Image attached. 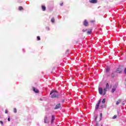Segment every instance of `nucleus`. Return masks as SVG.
Returning a JSON list of instances; mask_svg holds the SVG:
<instances>
[{"label": "nucleus", "mask_w": 126, "mask_h": 126, "mask_svg": "<svg viewBox=\"0 0 126 126\" xmlns=\"http://www.w3.org/2000/svg\"><path fill=\"white\" fill-rule=\"evenodd\" d=\"M95 121H97V117L95 118Z\"/></svg>", "instance_id": "cd10ccee"}, {"label": "nucleus", "mask_w": 126, "mask_h": 126, "mask_svg": "<svg viewBox=\"0 0 126 126\" xmlns=\"http://www.w3.org/2000/svg\"><path fill=\"white\" fill-rule=\"evenodd\" d=\"M84 26H88V22H87V21H86V20H85V21H84Z\"/></svg>", "instance_id": "6e6552de"}, {"label": "nucleus", "mask_w": 126, "mask_h": 126, "mask_svg": "<svg viewBox=\"0 0 126 126\" xmlns=\"http://www.w3.org/2000/svg\"><path fill=\"white\" fill-rule=\"evenodd\" d=\"M54 121H55V116L52 115L51 119V124H53V123H54Z\"/></svg>", "instance_id": "1a4fd4ad"}, {"label": "nucleus", "mask_w": 126, "mask_h": 126, "mask_svg": "<svg viewBox=\"0 0 126 126\" xmlns=\"http://www.w3.org/2000/svg\"><path fill=\"white\" fill-rule=\"evenodd\" d=\"M108 89H109V84L107 83L106 84V87L104 88L103 91L102 88H99L98 89L99 94H100V95H103V96L105 95V94H106V92H107V90H108Z\"/></svg>", "instance_id": "f257e3e1"}, {"label": "nucleus", "mask_w": 126, "mask_h": 126, "mask_svg": "<svg viewBox=\"0 0 126 126\" xmlns=\"http://www.w3.org/2000/svg\"><path fill=\"white\" fill-rule=\"evenodd\" d=\"M90 3H97V0H89Z\"/></svg>", "instance_id": "20e7f679"}, {"label": "nucleus", "mask_w": 126, "mask_h": 126, "mask_svg": "<svg viewBox=\"0 0 126 126\" xmlns=\"http://www.w3.org/2000/svg\"><path fill=\"white\" fill-rule=\"evenodd\" d=\"M23 9V8L22 6L19 7V10H22Z\"/></svg>", "instance_id": "dca6fc26"}, {"label": "nucleus", "mask_w": 126, "mask_h": 126, "mask_svg": "<svg viewBox=\"0 0 126 126\" xmlns=\"http://www.w3.org/2000/svg\"><path fill=\"white\" fill-rule=\"evenodd\" d=\"M117 115H114L113 117V120H115V119H117Z\"/></svg>", "instance_id": "a211bd4d"}, {"label": "nucleus", "mask_w": 126, "mask_h": 126, "mask_svg": "<svg viewBox=\"0 0 126 126\" xmlns=\"http://www.w3.org/2000/svg\"><path fill=\"white\" fill-rule=\"evenodd\" d=\"M122 71H123V69L121 68H118L117 69V72H118V73H122Z\"/></svg>", "instance_id": "39448f33"}, {"label": "nucleus", "mask_w": 126, "mask_h": 126, "mask_svg": "<svg viewBox=\"0 0 126 126\" xmlns=\"http://www.w3.org/2000/svg\"><path fill=\"white\" fill-rule=\"evenodd\" d=\"M109 70H110V68H106V72H108Z\"/></svg>", "instance_id": "412c9836"}, {"label": "nucleus", "mask_w": 126, "mask_h": 126, "mask_svg": "<svg viewBox=\"0 0 126 126\" xmlns=\"http://www.w3.org/2000/svg\"><path fill=\"white\" fill-rule=\"evenodd\" d=\"M92 32V30H89L87 32V34L88 35H90V34H91Z\"/></svg>", "instance_id": "9b49d317"}, {"label": "nucleus", "mask_w": 126, "mask_h": 126, "mask_svg": "<svg viewBox=\"0 0 126 126\" xmlns=\"http://www.w3.org/2000/svg\"><path fill=\"white\" fill-rule=\"evenodd\" d=\"M37 39L38 41H39V40H40V36H37Z\"/></svg>", "instance_id": "4be33fe9"}, {"label": "nucleus", "mask_w": 126, "mask_h": 126, "mask_svg": "<svg viewBox=\"0 0 126 126\" xmlns=\"http://www.w3.org/2000/svg\"><path fill=\"white\" fill-rule=\"evenodd\" d=\"M47 120H48V118H47V117H45V118H44V123H45V124H46Z\"/></svg>", "instance_id": "ddd939ff"}, {"label": "nucleus", "mask_w": 126, "mask_h": 126, "mask_svg": "<svg viewBox=\"0 0 126 126\" xmlns=\"http://www.w3.org/2000/svg\"><path fill=\"white\" fill-rule=\"evenodd\" d=\"M51 22H52V23H54V22H55V19L54 18L51 19Z\"/></svg>", "instance_id": "2eb2a0df"}, {"label": "nucleus", "mask_w": 126, "mask_h": 126, "mask_svg": "<svg viewBox=\"0 0 126 126\" xmlns=\"http://www.w3.org/2000/svg\"><path fill=\"white\" fill-rule=\"evenodd\" d=\"M42 9L43 10V11H45V10H46V6H42Z\"/></svg>", "instance_id": "f8f14e48"}, {"label": "nucleus", "mask_w": 126, "mask_h": 126, "mask_svg": "<svg viewBox=\"0 0 126 126\" xmlns=\"http://www.w3.org/2000/svg\"><path fill=\"white\" fill-rule=\"evenodd\" d=\"M51 98H57L58 97V92L56 91H52L50 93Z\"/></svg>", "instance_id": "f03ea898"}, {"label": "nucleus", "mask_w": 126, "mask_h": 126, "mask_svg": "<svg viewBox=\"0 0 126 126\" xmlns=\"http://www.w3.org/2000/svg\"><path fill=\"white\" fill-rule=\"evenodd\" d=\"M121 103V101L119 100L116 102V105H119Z\"/></svg>", "instance_id": "f3484780"}, {"label": "nucleus", "mask_w": 126, "mask_h": 126, "mask_svg": "<svg viewBox=\"0 0 126 126\" xmlns=\"http://www.w3.org/2000/svg\"><path fill=\"white\" fill-rule=\"evenodd\" d=\"M83 31L84 32H85V31L84 30H83Z\"/></svg>", "instance_id": "c85d7f7f"}, {"label": "nucleus", "mask_w": 126, "mask_h": 126, "mask_svg": "<svg viewBox=\"0 0 126 126\" xmlns=\"http://www.w3.org/2000/svg\"><path fill=\"white\" fill-rule=\"evenodd\" d=\"M5 114H7L8 113L7 110H5Z\"/></svg>", "instance_id": "5701e85b"}, {"label": "nucleus", "mask_w": 126, "mask_h": 126, "mask_svg": "<svg viewBox=\"0 0 126 126\" xmlns=\"http://www.w3.org/2000/svg\"><path fill=\"white\" fill-rule=\"evenodd\" d=\"M33 91L35 92V93H39V90L35 88H33Z\"/></svg>", "instance_id": "0eeeda50"}, {"label": "nucleus", "mask_w": 126, "mask_h": 126, "mask_svg": "<svg viewBox=\"0 0 126 126\" xmlns=\"http://www.w3.org/2000/svg\"><path fill=\"white\" fill-rule=\"evenodd\" d=\"M0 124L1 125V126H3V122L1 121H0Z\"/></svg>", "instance_id": "aec40b11"}, {"label": "nucleus", "mask_w": 126, "mask_h": 126, "mask_svg": "<svg viewBox=\"0 0 126 126\" xmlns=\"http://www.w3.org/2000/svg\"><path fill=\"white\" fill-rule=\"evenodd\" d=\"M100 118H102V113L100 114Z\"/></svg>", "instance_id": "a878e982"}, {"label": "nucleus", "mask_w": 126, "mask_h": 126, "mask_svg": "<svg viewBox=\"0 0 126 126\" xmlns=\"http://www.w3.org/2000/svg\"><path fill=\"white\" fill-rule=\"evenodd\" d=\"M63 4V3H62V4H60V5H61V6Z\"/></svg>", "instance_id": "bb28decb"}, {"label": "nucleus", "mask_w": 126, "mask_h": 126, "mask_svg": "<svg viewBox=\"0 0 126 126\" xmlns=\"http://www.w3.org/2000/svg\"><path fill=\"white\" fill-rule=\"evenodd\" d=\"M61 107V105H60V104H57L56 106V107H55V110H57V109H60V107Z\"/></svg>", "instance_id": "9d476101"}, {"label": "nucleus", "mask_w": 126, "mask_h": 126, "mask_svg": "<svg viewBox=\"0 0 126 126\" xmlns=\"http://www.w3.org/2000/svg\"><path fill=\"white\" fill-rule=\"evenodd\" d=\"M106 102V99H103V100L102 101V104H105V102Z\"/></svg>", "instance_id": "4468645a"}, {"label": "nucleus", "mask_w": 126, "mask_h": 126, "mask_svg": "<svg viewBox=\"0 0 126 126\" xmlns=\"http://www.w3.org/2000/svg\"><path fill=\"white\" fill-rule=\"evenodd\" d=\"M14 112L15 113H17V110L16 109V108H14Z\"/></svg>", "instance_id": "6ab92c4d"}, {"label": "nucleus", "mask_w": 126, "mask_h": 126, "mask_svg": "<svg viewBox=\"0 0 126 126\" xmlns=\"http://www.w3.org/2000/svg\"><path fill=\"white\" fill-rule=\"evenodd\" d=\"M124 73H126V68H125V69L124 70Z\"/></svg>", "instance_id": "b1692460"}, {"label": "nucleus", "mask_w": 126, "mask_h": 126, "mask_svg": "<svg viewBox=\"0 0 126 126\" xmlns=\"http://www.w3.org/2000/svg\"><path fill=\"white\" fill-rule=\"evenodd\" d=\"M116 88H117V85H115L113 87V88L111 91L112 93H114V92H115V91H116Z\"/></svg>", "instance_id": "7ed1b4c3"}, {"label": "nucleus", "mask_w": 126, "mask_h": 126, "mask_svg": "<svg viewBox=\"0 0 126 126\" xmlns=\"http://www.w3.org/2000/svg\"><path fill=\"white\" fill-rule=\"evenodd\" d=\"M8 122H10V118H8Z\"/></svg>", "instance_id": "393cba45"}, {"label": "nucleus", "mask_w": 126, "mask_h": 126, "mask_svg": "<svg viewBox=\"0 0 126 126\" xmlns=\"http://www.w3.org/2000/svg\"><path fill=\"white\" fill-rule=\"evenodd\" d=\"M101 102V100H100L98 103H97L96 107H95V110H98V108H99V105H100V103Z\"/></svg>", "instance_id": "423d86ee"}]
</instances>
